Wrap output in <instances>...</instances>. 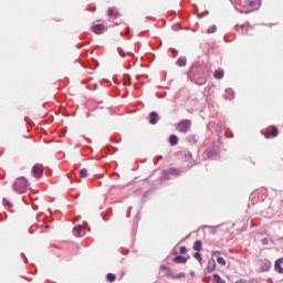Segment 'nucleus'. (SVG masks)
Segmentation results:
<instances>
[{
  "label": "nucleus",
  "mask_w": 283,
  "mask_h": 283,
  "mask_svg": "<svg viewBox=\"0 0 283 283\" xmlns=\"http://www.w3.org/2000/svg\"><path fill=\"white\" fill-rule=\"evenodd\" d=\"M237 1L241 8L239 12H241L242 14H249L250 12H253L254 10H258V8H260V0H237Z\"/></svg>",
  "instance_id": "f257e3e1"
},
{
  "label": "nucleus",
  "mask_w": 283,
  "mask_h": 283,
  "mask_svg": "<svg viewBox=\"0 0 283 283\" xmlns=\"http://www.w3.org/2000/svg\"><path fill=\"white\" fill-rule=\"evenodd\" d=\"M13 190L18 191V193H25L28 191V179L19 177L13 184Z\"/></svg>",
  "instance_id": "f03ea898"
},
{
  "label": "nucleus",
  "mask_w": 283,
  "mask_h": 283,
  "mask_svg": "<svg viewBox=\"0 0 283 283\" xmlns=\"http://www.w3.org/2000/svg\"><path fill=\"white\" fill-rule=\"evenodd\" d=\"M191 129V119H182L177 125V132H180V134H187Z\"/></svg>",
  "instance_id": "7ed1b4c3"
},
{
  "label": "nucleus",
  "mask_w": 283,
  "mask_h": 283,
  "mask_svg": "<svg viewBox=\"0 0 283 283\" xmlns=\"http://www.w3.org/2000/svg\"><path fill=\"white\" fill-rule=\"evenodd\" d=\"M261 134L265 138H276V136L279 134L277 126H270V127L261 130Z\"/></svg>",
  "instance_id": "20e7f679"
},
{
  "label": "nucleus",
  "mask_w": 283,
  "mask_h": 283,
  "mask_svg": "<svg viewBox=\"0 0 283 283\" xmlns=\"http://www.w3.org/2000/svg\"><path fill=\"white\" fill-rule=\"evenodd\" d=\"M180 175V171L176 168H170L168 169L164 177L166 178V180H171L172 176H179Z\"/></svg>",
  "instance_id": "39448f33"
},
{
  "label": "nucleus",
  "mask_w": 283,
  "mask_h": 283,
  "mask_svg": "<svg viewBox=\"0 0 283 283\" xmlns=\"http://www.w3.org/2000/svg\"><path fill=\"white\" fill-rule=\"evenodd\" d=\"M73 235L75 238H82V235H85V227L83 226H77L73 229Z\"/></svg>",
  "instance_id": "423d86ee"
},
{
  "label": "nucleus",
  "mask_w": 283,
  "mask_h": 283,
  "mask_svg": "<svg viewBox=\"0 0 283 283\" xmlns=\"http://www.w3.org/2000/svg\"><path fill=\"white\" fill-rule=\"evenodd\" d=\"M172 262H175L176 264H187V258L182 255H177L172 259Z\"/></svg>",
  "instance_id": "0eeeda50"
},
{
  "label": "nucleus",
  "mask_w": 283,
  "mask_h": 283,
  "mask_svg": "<svg viewBox=\"0 0 283 283\" xmlns=\"http://www.w3.org/2000/svg\"><path fill=\"white\" fill-rule=\"evenodd\" d=\"M216 271V260H210L207 265V273H213Z\"/></svg>",
  "instance_id": "6e6552de"
},
{
  "label": "nucleus",
  "mask_w": 283,
  "mask_h": 283,
  "mask_svg": "<svg viewBox=\"0 0 283 283\" xmlns=\"http://www.w3.org/2000/svg\"><path fill=\"white\" fill-rule=\"evenodd\" d=\"M149 116H150V119H149L150 125H156L158 123V113L151 112Z\"/></svg>",
  "instance_id": "1a4fd4ad"
},
{
  "label": "nucleus",
  "mask_w": 283,
  "mask_h": 283,
  "mask_svg": "<svg viewBox=\"0 0 283 283\" xmlns=\"http://www.w3.org/2000/svg\"><path fill=\"white\" fill-rule=\"evenodd\" d=\"M282 262H283V259L281 258L276 260L274 263V269L275 271H279V273H283Z\"/></svg>",
  "instance_id": "9d476101"
},
{
  "label": "nucleus",
  "mask_w": 283,
  "mask_h": 283,
  "mask_svg": "<svg viewBox=\"0 0 283 283\" xmlns=\"http://www.w3.org/2000/svg\"><path fill=\"white\" fill-rule=\"evenodd\" d=\"M103 30H105V25L104 24H95V25H93V32L95 34H101V32H103Z\"/></svg>",
  "instance_id": "9b49d317"
},
{
  "label": "nucleus",
  "mask_w": 283,
  "mask_h": 283,
  "mask_svg": "<svg viewBox=\"0 0 283 283\" xmlns=\"http://www.w3.org/2000/svg\"><path fill=\"white\" fill-rule=\"evenodd\" d=\"M32 171L34 176H41V174H43V167L35 165L32 167Z\"/></svg>",
  "instance_id": "f8f14e48"
},
{
  "label": "nucleus",
  "mask_w": 283,
  "mask_h": 283,
  "mask_svg": "<svg viewBox=\"0 0 283 283\" xmlns=\"http://www.w3.org/2000/svg\"><path fill=\"white\" fill-rule=\"evenodd\" d=\"M177 65L178 67H185V65H187V57L186 56H181L177 60Z\"/></svg>",
  "instance_id": "ddd939ff"
},
{
  "label": "nucleus",
  "mask_w": 283,
  "mask_h": 283,
  "mask_svg": "<svg viewBox=\"0 0 283 283\" xmlns=\"http://www.w3.org/2000/svg\"><path fill=\"white\" fill-rule=\"evenodd\" d=\"M226 94H227V95L224 96L226 101H232V98H233V96H234L233 90L227 88V90H226Z\"/></svg>",
  "instance_id": "4468645a"
},
{
  "label": "nucleus",
  "mask_w": 283,
  "mask_h": 283,
  "mask_svg": "<svg viewBox=\"0 0 283 283\" xmlns=\"http://www.w3.org/2000/svg\"><path fill=\"white\" fill-rule=\"evenodd\" d=\"M169 144L171 145V147H176V145H178V136L170 135L169 136Z\"/></svg>",
  "instance_id": "2eb2a0df"
},
{
  "label": "nucleus",
  "mask_w": 283,
  "mask_h": 283,
  "mask_svg": "<svg viewBox=\"0 0 283 283\" xmlns=\"http://www.w3.org/2000/svg\"><path fill=\"white\" fill-rule=\"evenodd\" d=\"M187 140H188V143H190V145H196V143H198V136H196V135H189V136L187 137Z\"/></svg>",
  "instance_id": "dca6fc26"
},
{
  "label": "nucleus",
  "mask_w": 283,
  "mask_h": 283,
  "mask_svg": "<svg viewBox=\"0 0 283 283\" xmlns=\"http://www.w3.org/2000/svg\"><path fill=\"white\" fill-rule=\"evenodd\" d=\"M214 78L217 80L224 78V71H220V70L214 71Z\"/></svg>",
  "instance_id": "f3484780"
},
{
  "label": "nucleus",
  "mask_w": 283,
  "mask_h": 283,
  "mask_svg": "<svg viewBox=\"0 0 283 283\" xmlns=\"http://www.w3.org/2000/svg\"><path fill=\"white\" fill-rule=\"evenodd\" d=\"M195 251H202V241H196L193 244Z\"/></svg>",
  "instance_id": "a211bd4d"
},
{
  "label": "nucleus",
  "mask_w": 283,
  "mask_h": 283,
  "mask_svg": "<svg viewBox=\"0 0 283 283\" xmlns=\"http://www.w3.org/2000/svg\"><path fill=\"white\" fill-rule=\"evenodd\" d=\"M269 269H271V262L269 261L263 262L261 265V271H269Z\"/></svg>",
  "instance_id": "6ab92c4d"
},
{
  "label": "nucleus",
  "mask_w": 283,
  "mask_h": 283,
  "mask_svg": "<svg viewBox=\"0 0 283 283\" xmlns=\"http://www.w3.org/2000/svg\"><path fill=\"white\" fill-rule=\"evenodd\" d=\"M216 32H218V27L216 25H211L207 30V34H216Z\"/></svg>",
  "instance_id": "aec40b11"
},
{
  "label": "nucleus",
  "mask_w": 283,
  "mask_h": 283,
  "mask_svg": "<svg viewBox=\"0 0 283 283\" xmlns=\"http://www.w3.org/2000/svg\"><path fill=\"white\" fill-rule=\"evenodd\" d=\"M160 270L166 271V275L171 276V268H169L167 265H161Z\"/></svg>",
  "instance_id": "412c9836"
},
{
  "label": "nucleus",
  "mask_w": 283,
  "mask_h": 283,
  "mask_svg": "<svg viewBox=\"0 0 283 283\" xmlns=\"http://www.w3.org/2000/svg\"><path fill=\"white\" fill-rule=\"evenodd\" d=\"M218 264H221V266H227V261L222 256H217Z\"/></svg>",
  "instance_id": "4be33fe9"
},
{
  "label": "nucleus",
  "mask_w": 283,
  "mask_h": 283,
  "mask_svg": "<svg viewBox=\"0 0 283 283\" xmlns=\"http://www.w3.org/2000/svg\"><path fill=\"white\" fill-rule=\"evenodd\" d=\"M106 277L108 282H116V274L114 273H107Z\"/></svg>",
  "instance_id": "5701e85b"
},
{
  "label": "nucleus",
  "mask_w": 283,
  "mask_h": 283,
  "mask_svg": "<svg viewBox=\"0 0 283 283\" xmlns=\"http://www.w3.org/2000/svg\"><path fill=\"white\" fill-rule=\"evenodd\" d=\"M185 272H179L178 274L171 275L172 280H180V277H185Z\"/></svg>",
  "instance_id": "b1692460"
},
{
  "label": "nucleus",
  "mask_w": 283,
  "mask_h": 283,
  "mask_svg": "<svg viewBox=\"0 0 283 283\" xmlns=\"http://www.w3.org/2000/svg\"><path fill=\"white\" fill-rule=\"evenodd\" d=\"M213 277H214V282H216V283H224V282L222 281V279L220 277V274L214 273V274H213Z\"/></svg>",
  "instance_id": "393cba45"
},
{
  "label": "nucleus",
  "mask_w": 283,
  "mask_h": 283,
  "mask_svg": "<svg viewBox=\"0 0 283 283\" xmlns=\"http://www.w3.org/2000/svg\"><path fill=\"white\" fill-rule=\"evenodd\" d=\"M193 259H195V260H198V262H202V254H200V252H196V253L193 254Z\"/></svg>",
  "instance_id": "a878e982"
},
{
  "label": "nucleus",
  "mask_w": 283,
  "mask_h": 283,
  "mask_svg": "<svg viewBox=\"0 0 283 283\" xmlns=\"http://www.w3.org/2000/svg\"><path fill=\"white\" fill-rule=\"evenodd\" d=\"M80 177L81 178H87V170L85 168L80 170Z\"/></svg>",
  "instance_id": "bb28decb"
},
{
  "label": "nucleus",
  "mask_w": 283,
  "mask_h": 283,
  "mask_svg": "<svg viewBox=\"0 0 283 283\" xmlns=\"http://www.w3.org/2000/svg\"><path fill=\"white\" fill-rule=\"evenodd\" d=\"M216 156V150H208L207 151V157L208 158H213Z\"/></svg>",
  "instance_id": "cd10ccee"
},
{
  "label": "nucleus",
  "mask_w": 283,
  "mask_h": 283,
  "mask_svg": "<svg viewBox=\"0 0 283 283\" xmlns=\"http://www.w3.org/2000/svg\"><path fill=\"white\" fill-rule=\"evenodd\" d=\"M179 253H180L181 255H185V253H187V247L182 245V247L180 248V250H179Z\"/></svg>",
  "instance_id": "c85d7f7f"
},
{
  "label": "nucleus",
  "mask_w": 283,
  "mask_h": 283,
  "mask_svg": "<svg viewBox=\"0 0 283 283\" xmlns=\"http://www.w3.org/2000/svg\"><path fill=\"white\" fill-rule=\"evenodd\" d=\"M235 283H253V282H251V280L241 279L235 281Z\"/></svg>",
  "instance_id": "c756f323"
},
{
  "label": "nucleus",
  "mask_w": 283,
  "mask_h": 283,
  "mask_svg": "<svg viewBox=\"0 0 283 283\" xmlns=\"http://www.w3.org/2000/svg\"><path fill=\"white\" fill-rule=\"evenodd\" d=\"M3 205H6V207H12V203L7 199H3Z\"/></svg>",
  "instance_id": "7c9ffc66"
},
{
  "label": "nucleus",
  "mask_w": 283,
  "mask_h": 283,
  "mask_svg": "<svg viewBox=\"0 0 283 283\" xmlns=\"http://www.w3.org/2000/svg\"><path fill=\"white\" fill-rule=\"evenodd\" d=\"M107 12L108 17H114V9L109 8Z\"/></svg>",
  "instance_id": "2f4dec72"
},
{
  "label": "nucleus",
  "mask_w": 283,
  "mask_h": 283,
  "mask_svg": "<svg viewBox=\"0 0 283 283\" xmlns=\"http://www.w3.org/2000/svg\"><path fill=\"white\" fill-rule=\"evenodd\" d=\"M262 242H263V244H269V239H266V238H264V239H262Z\"/></svg>",
  "instance_id": "473e14b6"
},
{
  "label": "nucleus",
  "mask_w": 283,
  "mask_h": 283,
  "mask_svg": "<svg viewBox=\"0 0 283 283\" xmlns=\"http://www.w3.org/2000/svg\"><path fill=\"white\" fill-rule=\"evenodd\" d=\"M129 84H130L129 78L124 80V85H129Z\"/></svg>",
  "instance_id": "72a5a7b5"
},
{
  "label": "nucleus",
  "mask_w": 283,
  "mask_h": 283,
  "mask_svg": "<svg viewBox=\"0 0 283 283\" xmlns=\"http://www.w3.org/2000/svg\"><path fill=\"white\" fill-rule=\"evenodd\" d=\"M218 255H220V251L213 252V258H218Z\"/></svg>",
  "instance_id": "f704fd0d"
},
{
  "label": "nucleus",
  "mask_w": 283,
  "mask_h": 283,
  "mask_svg": "<svg viewBox=\"0 0 283 283\" xmlns=\"http://www.w3.org/2000/svg\"><path fill=\"white\" fill-rule=\"evenodd\" d=\"M178 28H180V25H178V24L172 25V30H178Z\"/></svg>",
  "instance_id": "c9c22d12"
},
{
  "label": "nucleus",
  "mask_w": 283,
  "mask_h": 283,
  "mask_svg": "<svg viewBox=\"0 0 283 283\" xmlns=\"http://www.w3.org/2000/svg\"><path fill=\"white\" fill-rule=\"evenodd\" d=\"M135 220L138 222L140 220V214H136Z\"/></svg>",
  "instance_id": "e433bc0d"
},
{
  "label": "nucleus",
  "mask_w": 283,
  "mask_h": 283,
  "mask_svg": "<svg viewBox=\"0 0 283 283\" xmlns=\"http://www.w3.org/2000/svg\"><path fill=\"white\" fill-rule=\"evenodd\" d=\"M190 275H191V277H196V272H195V271H191V272H190Z\"/></svg>",
  "instance_id": "4c0bfd02"
},
{
  "label": "nucleus",
  "mask_w": 283,
  "mask_h": 283,
  "mask_svg": "<svg viewBox=\"0 0 283 283\" xmlns=\"http://www.w3.org/2000/svg\"><path fill=\"white\" fill-rule=\"evenodd\" d=\"M241 28H244V25H241Z\"/></svg>",
  "instance_id": "58836bf2"
}]
</instances>
